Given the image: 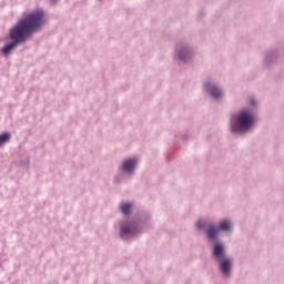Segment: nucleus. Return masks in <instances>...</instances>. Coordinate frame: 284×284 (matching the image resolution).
I'll use <instances>...</instances> for the list:
<instances>
[{
  "mask_svg": "<svg viewBox=\"0 0 284 284\" xmlns=\"http://www.w3.org/2000/svg\"><path fill=\"white\" fill-rule=\"evenodd\" d=\"M44 24L45 13L43 12V9H37L29 13H24L14 28L11 29L10 39L13 42L3 47V54H10L19 43L28 41V39H30L34 32H39Z\"/></svg>",
  "mask_w": 284,
  "mask_h": 284,
  "instance_id": "f257e3e1",
  "label": "nucleus"
},
{
  "mask_svg": "<svg viewBox=\"0 0 284 284\" xmlns=\"http://www.w3.org/2000/svg\"><path fill=\"white\" fill-rule=\"evenodd\" d=\"M254 124V115L250 111H242L237 116L233 118V132H247Z\"/></svg>",
  "mask_w": 284,
  "mask_h": 284,
  "instance_id": "f03ea898",
  "label": "nucleus"
},
{
  "mask_svg": "<svg viewBox=\"0 0 284 284\" xmlns=\"http://www.w3.org/2000/svg\"><path fill=\"white\" fill-rule=\"evenodd\" d=\"M213 256L220 261V270L224 276L230 275V267H232V262L230 258H225V251L221 244H215L213 250Z\"/></svg>",
  "mask_w": 284,
  "mask_h": 284,
  "instance_id": "7ed1b4c3",
  "label": "nucleus"
},
{
  "mask_svg": "<svg viewBox=\"0 0 284 284\" xmlns=\"http://www.w3.org/2000/svg\"><path fill=\"white\" fill-rule=\"evenodd\" d=\"M121 237L125 239V236L136 234V226L134 224H126L121 227Z\"/></svg>",
  "mask_w": 284,
  "mask_h": 284,
  "instance_id": "20e7f679",
  "label": "nucleus"
},
{
  "mask_svg": "<svg viewBox=\"0 0 284 284\" xmlns=\"http://www.w3.org/2000/svg\"><path fill=\"white\" fill-rule=\"evenodd\" d=\"M205 88L207 90V92H210L211 97H213V99H221L222 93H221V89L217 87H214L210 83L205 84Z\"/></svg>",
  "mask_w": 284,
  "mask_h": 284,
  "instance_id": "39448f33",
  "label": "nucleus"
},
{
  "mask_svg": "<svg viewBox=\"0 0 284 284\" xmlns=\"http://www.w3.org/2000/svg\"><path fill=\"white\" fill-rule=\"evenodd\" d=\"M135 166H136V160H132V159L124 161L122 165L124 172H132V170H134Z\"/></svg>",
  "mask_w": 284,
  "mask_h": 284,
  "instance_id": "423d86ee",
  "label": "nucleus"
},
{
  "mask_svg": "<svg viewBox=\"0 0 284 284\" xmlns=\"http://www.w3.org/2000/svg\"><path fill=\"white\" fill-rule=\"evenodd\" d=\"M216 234H219V227H215L214 225H210L207 230V237L211 241H216Z\"/></svg>",
  "mask_w": 284,
  "mask_h": 284,
  "instance_id": "0eeeda50",
  "label": "nucleus"
},
{
  "mask_svg": "<svg viewBox=\"0 0 284 284\" xmlns=\"http://www.w3.org/2000/svg\"><path fill=\"white\" fill-rule=\"evenodd\" d=\"M10 139H12V135H10V133L0 134V148L4 145V143H9Z\"/></svg>",
  "mask_w": 284,
  "mask_h": 284,
  "instance_id": "6e6552de",
  "label": "nucleus"
},
{
  "mask_svg": "<svg viewBox=\"0 0 284 284\" xmlns=\"http://www.w3.org/2000/svg\"><path fill=\"white\" fill-rule=\"evenodd\" d=\"M230 227H232V224L227 220H224L220 223V230H222L223 232H227Z\"/></svg>",
  "mask_w": 284,
  "mask_h": 284,
  "instance_id": "1a4fd4ad",
  "label": "nucleus"
},
{
  "mask_svg": "<svg viewBox=\"0 0 284 284\" xmlns=\"http://www.w3.org/2000/svg\"><path fill=\"white\" fill-rule=\"evenodd\" d=\"M179 59L181 61H187V59H190V53L187 50H182L180 53H179Z\"/></svg>",
  "mask_w": 284,
  "mask_h": 284,
  "instance_id": "9d476101",
  "label": "nucleus"
},
{
  "mask_svg": "<svg viewBox=\"0 0 284 284\" xmlns=\"http://www.w3.org/2000/svg\"><path fill=\"white\" fill-rule=\"evenodd\" d=\"M132 210V205L130 203H124L121 205V211L123 214H128Z\"/></svg>",
  "mask_w": 284,
  "mask_h": 284,
  "instance_id": "9b49d317",
  "label": "nucleus"
},
{
  "mask_svg": "<svg viewBox=\"0 0 284 284\" xmlns=\"http://www.w3.org/2000/svg\"><path fill=\"white\" fill-rule=\"evenodd\" d=\"M196 226L199 227V230H205V222L199 221Z\"/></svg>",
  "mask_w": 284,
  "mask_h": 284,
  "instance_id": "f8f14e48",
  "label": "nucleus"
},
{
  "mask_svg": "<svg viewBox=\"0 0 284 284\" xmlns=\"http://www.w3.org/2000/svg\"><path fill=\"white\" fill-rule=\"evenodd\" d=\"M54 1H57V0H52V3H54Z\"/></svg>",
  "mask_w": 284,
  "mask_h": 284,
  "instance_id": "ddd939ff",
  "label": "nucleus"
}]
</instances>
